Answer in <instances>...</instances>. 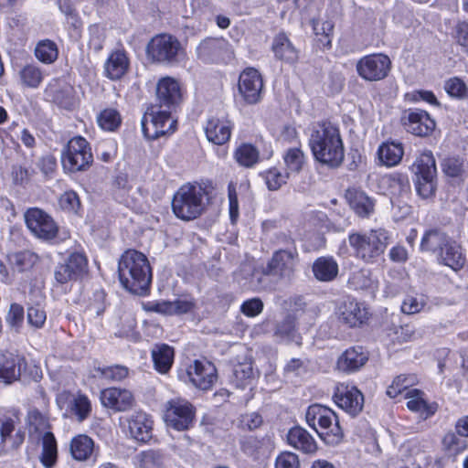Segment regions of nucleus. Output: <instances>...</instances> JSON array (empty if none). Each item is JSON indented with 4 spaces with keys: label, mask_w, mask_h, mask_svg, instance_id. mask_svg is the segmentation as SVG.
Listing matches in <instances>:
<instances>
[{
    "label": "nucleus",
    "mask_w": 468,
    "mask_h": 468,
    "mask_svg": "<svg viewBox=\"0 0 468 468\" xmlns=\"http://www.w3.org/2000/svg\"><path fill=\"white\" fill-rule=\"evenodd\" d=\"M309 145L315 159L330 168L339 167L345 157L343 141L337 126L330 122L314 125Z\"/></svg>",
    "instance_id": "f257e3e1"
},
{
    "label": "nucleus",
    "mask_w": 468,
    "mask_h": 468,
    "mask_svg": "<svg viewBox=\"0 0 468 468\" xmlns=\"http://www.w3.org/2000/svg\"><path fill=\"white\" fill-rule=\"evenodd\" d=\"M119 279L129 292L144 295L149 292L152 269L146 256L135 250H126L118 265Z\"/></svg>",
    "instance_id": "f03ea898"
},
{
    "label": "nucleus",
    "mask_w": 468,
    "mask_h": 468,
    "mask_svg": "<svg viewBox=\"0 0 468 468\" xmlns=\"http://www.w3.org/2000/svg\"><path fill=\"white\" fill-rule=\"evenodd\" d=\"M207 194L201 186L185 185L176 193L172 202L175 215L184 220H191L201 215L205 208Z\"/></svg>",
    "instance_id": "7ed1b4c3"
},
{
    "label": "nucleus",
    "mask_w": 468,
    "mask_h": 468,
    "mask_svg": "<svg viewBox=\"0 0 468 468\" xmlns=\"http://www.w3.org/2000/svg\"><path fill=\"white\" fill-rule=\"evenodd\" d=\"M148 58L164 65L178 64L185 58V49L179 40L169 34L154 37L146 48Z\"/></svg>",
    "instance_id": "20e7f679"
},
{
    "label": "nucleus",
    "mask_w": 468,
    "mask_h": 468,
    "mask_svg": "<svg viewBox=\"0 0 468 468\" xmlns=\"http://www.w3.org/2000/svg\"><path fill=\"white\" fill-rule=\"evenodd\" d=\"M288 247L273 252L262 272L279 280L290 282L294 276L298 263V251L292 239H287Z\"/></svg>",
    "instance_id": "39448f33"
},
{
    "label": "nucleus",
    "mask_w": 468,
    "mask_h": 468,
    "mask_svg": "<svg viewBox=\"0 0 468 468\" xmlns=\"http://www.w3.org/2000/svg\"><path fill=\"white\" fill-rule=\"evenodd\" d=\"M412 171L416 176V189L422 198L434 196L437 187L435 158L431 151H424L414 162Z\"/></svg>",
    "instance_id": "423d86ee"
},
{
    "label": "nucleus",
    "mask_w": 468,
    "mask_h": 468,
    "mask_svg": "<svg viewBox=\"0 0 468 468\" xmlns=\"http://www.w3.org/2000/svg\"><path fill=\"white\" fill-rule=\"evenodd\" d=\"M388 239L387 231L379 229L368 234L353 233L349 235L348 240L356 256L368 261L384 251Z\"/></svg>",
    "instance_id": "0eeeda50"
},
{
    "label": "nucleus",
    "mask_w": 468,
    "mask_h": 468,
    "mask_svg": "<svg viewBox=\"0 0 468 468\" xmlns=\"http://www.w3.org/2000/svg\"><path fill=\"white\" fill-rule=\"evenodd\" d=\"M65 170L75 173L89 168L93 162V155L89 143L81 136L70 139L61 157Z\"/></svg>",
    "instance_id": "6e6552de"
},
{
    "label": "nucleus",
    "mask_w": 468,
    "mask_h": 468,
    "mask_svg": "<svg viewBox=\"0 0 468 468\" xmlns=\"http://www.w3.org/2000/svg\"><path fill=\"white\" fill-rule=\"evenodd\" d=\"M176 121L171 119L170 109L160 105L148 108L142 119V130L147 139L154 140L168 132H174Z\"/></svg>",
    "instance_id": "1a4fd4ad"
},
{
    "label": "nucleus",
    "mask_w": 468,
    "mask_h": 468,
    "mask_svg": "<svg viewBox=\"0 0 468 468\" xmlns=\"http://www.w3.org/2000/svg\"><path fill=\"white\" fill-rule=\"evenodd\" d=\"M196 408L186 399L176 398L165 404V421L168 427L183 431L194 423Z\"/></svg>",
    "instance_id": "9d476101"
},
{
    "label": "nucleus",
    "mask_w": 468,
    "mask_h": 468,
    "mask_svg": "<svg viewBox=\"0 0 468 468\" xmlns=\"http://www.w3.org/2000/svg\"><path fill=\"white\" fill-rule=\"evenodd\" d=\"M391 69L388 56L377 53L361 58L356 63L357 74L367 81H379L386 79Z\"/></svg>",
    "instance_id": "9b49d317"
},
{
    "label": "nucleus",
    "mask_w": 468,
    "mask_h": 468,
    "mask_svg": "<svg viewBox=\"0 0 468 468\" xmlns=\"http://www.w3.org/2000/svg\"><path fill=\"white\" fill-rule=\"evenodd\" d=\"M25 220L30 231L38 239L51 240L57 237L58 228L53 218L42 209L33 207L25 213Z\"/></svg>",
    "instance_id": "f8f14e48"
},
{
    "label": "nucleus",
    "mask_w": 468,
    "mask_h": 468,
    "mask_svg": "<svg viewBox=\"0 0 468 468\" xmlns=\"http://www.w3.org/2000/svg\"><path fill=\"white\" fill-rule=\"evenodd\" d=\"M199 59L207 63L227 61L233 58L229 42L220 38H206L197 48Z\"/></svg>",
    "instance_id": "ddd939ff"
},
{
    "label": "nucleus",
    "mask_w": 468,
    "mask_h": 468,
    "mask_svg": "<svg viewBox=\"0 0 468 468\" xmlns=\"http://www.w3.org/2000/svg\"><path fill=\"white\" fill-rule=\"evenodd\" d=\"M239 92L248 104L260 101L263 89V80L260 72L254 68L244 69L239 78Z\"/></svg>",
    "instance_id": "4468645a"
},
{
    "label": "nucleus",
    "mask_w": 468,
    "mask_h": 468,
    "mask_svg": "<svg viewBox=\"0 0 468 468\" xmlns=\"http://www.w3.org/2000/svg\"><path fill=\"white\" fill-rule=\"evenodd\" d=\"M401 122L406 130L417 136H428L435 129V122L423 110L409 109L403 112Z\"/></svg>",
    "instance_id": "2eb2a0df"
},
{
    "label": "nucleus",
    "mask_w": 468,
    "mask_h": 468,
    "mask_svg": "<svg viewBox=\"0 0 468 468\" xmlns=\"http://www.w3.org/2000/svg\"><path fill=\"white\" fill-rule=\"evenodd\" d=\"M336 405L352 416L361 412L364 406V396L356 387L340 384L336 387L333 397Z\"/></svg>",
    "instance_id": "dca6fc26"
},
{
    "label": "nucleus",
    "mask_w": 468,
    "mask_h": 468,
    "mask_svg": "<svg viewBox=\"0 0 468 468\" xmlns=\"http://www.w3.org/2000/svg\"><path fill=\"white\" fill-rule=\"evenodd\" d=\"M47 101H52L58 107L72 110L76 105L73 88L58 79L52 80L44 90Z\"/></svg>",
    "instance_id": "f3484780"
},
{
    "label": "nucleus",
    "mask_w": 468,
    "mask_h": 468,
    "mask_svg": "<svg viewBox=\"0 0 468 468\" xmlns=\"http://www.w3.org/2000/svg\"><path fill=\"white\" fill-rule=\"evenodd\" d=\"M190 382L202 390L209 389L217 380V369L210 362L196 360L187 369Z\"/></svg>",
    "instance_id": "a211bd4d"
},
{
    "label": "nucleus",
    "mask_w": 468,
    "mask_h": 468,
    "mask_svg": "<svg viewBox=\"0 0 468 468\" xmlns=\"http://www.w3.org/2000/svg\"><path fill=\"white\" fill-rule=\"evenodd\" d=\"M368 357V353L363 346H352L337 358L336 367L345 373L356 372L367 364Z\"/></svg>",
    "instance_id": "6ab92c4d"
},
{
    "label": "nucleus",
    "mask_w": 468,
    "mask_h": 468,
    "mask_svg": "<svg viewBox=\"0 0 468 468\" xmlns=\"http://www.w3.org/2000/svg\"><path fill=\"white\" fill-rule=\"evenodd\" d=\"M101 403L117 411H125L133 408L134 398L131 391L117 388H105L101 393Z\"/></svg>",
    "instance_id": "aec40b11"
},
{
    "label": "nucleus",
    "mask_w": 468,
    "mask_h": 468,
    "mask_svg": "<svg viewBox=\"0 0 468 468\" xmlns=\"http://www.w3.org/2000/svg\"><path fill=\"white\" fill-rule=\"evenodd\" d=\"M156 96L160 106L171 109L181 101V90L178 82L170 77L160 80L156 87Z\"/></svg>",
    "instance_id": "412c9836"
},
{
    "label": "nucleus",
    "mask_w": 468,
    "mask_h": 468,
    "mask_svg": "<svg viewBox=\"0 0 468 468\" xmlns=\"http://www.w3.org/2000/svg\"><path fill=\"white\" fill-rule=\"evenodd\" d=\"M345 197L354 212L360 218H367L374 212L375 202L365 192L348 188Z\"/></svg>",
    "instance_id": "4be33fe9"
},
{
    "label": "nucleus",
    "mask_w": 468,
    "mask_h": 468,
    "mask_svg": "<svg viewBox=\"0 0 468 468\" xmlns=\"http://www.w3.org/2000/svg\"><path fill=\"white\" fill-rule=\"evenodd\" d=\"M24 358L6 352L0 354V381L9 385L19 379Z\"/></svg>",
    "instance_id": "5701e85b"
},
{
    "label": "nucleus",
    "mask_w": 468,
    "mask_h": 468,
    "mask_svg": "<svg viewBox=\"0 0 468 468\" xmlns=\"http://www.w3.org/2000/svg\"><path fill=\"white\" fill-rule=\"evenodd\" d=\"M438 261L455 271L462 270L465 264V257L462 252V247L451 238L441 247L438 254Z\"/></svg>",
    "instance_id": "b1692460"
},
{
    "label": "nucleus",
    "mask_w": 468,
    "mask_h": 468,
    "mask_svg": "<svg viewBox=\"0 0 468 468\" xmlns=\"http://www.w3.org/2000/svg\"><path fill=\"white\" fill-rule=\"evenodd\" d=\"M131 436L138 441H147L152 438L153 421L144 412H136L128 420Z\"/></svg>",
    "instance_id": "393cba45"
},
{
    "label": "nucleus",
    "mask_w": 468,
    "mask_h": 468,
    "mask_svg": "<svg viewBox=\"0 0 468 468\" xmlns=\"http://www.w3.org/2000/svg\"><path fill=\"white\" fill-rule=\"evenodd\" d=\"M339 310V319L349 327L358 326L367 319V311L355 300L345 302Z\"/></svg>",
    "instance_id": "a878e982"
},
{
    "label": "nucleus",
    "mask_w": 468,
    "mask_h": 468,
    "mask_svg": "<svg viewBox=\"0 0 468 468\" xmlns=\"http://www.w3.org/2000/svg\"><path fill=\"white\" fill-rule=\"evenodd\" d=\"M129 58L123 50L112 52L105 62V75L112 80H120L128 70Z\"/></svg>",
    "instance_id": "bb28decb"
},
{
    "label": "nucleus",
    "mask_w": 468,
    "mask_h": 468,
    "mask_svg": "<svg viewBox=\"0 0 468 468\" xmlns=\"http://www.w3.org/2000/svg\"><path fill=\"white\" fill-rule=\"evenodd\" d=\"M271 49L279 60L293 63L298 59L297 49L284 33H279L274 37Z\"/></svg>",
    "instance_id": "cd10ccee"
},
{
    "label": "nucleus",
    "mask_w": 468,
    "mask_h": 468,
    "mask_svg": "<svg viewBox=\"0 0 468 468\" xmlns=\"http://www.w3.org/2000/svg\"><path fill=\"white\" fill-rule=\"evenodd\" d=\"M205 132L209 142L218 145H222L230 138L231 125L228 121L213 118L208 120Z\"/></svg>",
    "instance_id": "c85d7f7f"
},
{
    "label": "nucleus",
    "mask_w": 468,
    "mask_h": 468,
    "mask_svg": "<svg viewBox=\"0 0 468 468\" xmlns=\"http://www.w3.org/2000/svg\"><path fill=\"white\" fill-rule=\"evenodd\" d=\"M287 441L291 446L306 453L314 452L317 449L314 439L307 431L299 426L293 427L289 431Z\"/></svg>",
    "instance_id": "c756f323"
},
{
    "label": "nucleus",
    "mask_w": 468,
    "mask_h": 468,
    "mask_svg": "<svg viewBox=\"0 0 468 468\" xmlns=\"http://www.w3.org/2000/svg\"><path fill=\"white\" fill-rule=\"evenodd\" d=\"M423 392L420 389H410L405 394V398L409 399L407 407L410 410L418 412L425 419L433 415L437 410L436 404H428L423 399Z\"/></svg>",
    "instance_id": "7c9ffc66"
},
{
    "label": "nucleus",
    "mask_w": 468,
    "mask_h": 468,
    "mask_svg": "<svg viewBox=\"0 0 468 468\" xmlns=\"http://www.w3.org/2000/svg\"><path fill=\"white\" fill-rule=\"evenodd\" d=\"M403 154L404 150L400 143H383L378 150V158L386 166L397 165L401 161Z\"/></svg>",
    "instance_id": "2f4dec72"
},
{
    "label": "nucleus",
    "mask_w": 468,
    "mask_h": 468,
    "mask_svg": "<svg viewBox=\"0 0 468 468\" xmlns=\"http://www.w3.org/2000/svg\"><path fill=\"white\" fill-rule=\"evenodd\" d=\"M155 369L165 374L171 368L174 360V349L165 344L155 345L152 350Z\"/></svg>",
    "instance_id": "473e14b6"
},
{
    "label": "nucleus",
    "mask_w": 468,
    "mask_h": 468,
    "mask_svg": "<svg viewBox=\"0 0 468 468\" xmlns=\"http://www.w3.org/2000/svg\"><path fill=\"white\" fill-rule=\"evenodd\" d=\"M449 239L450 237L445 232L438 229L427 230L421 239L420 249L423 251L437 252L439 254L441 247L448 242Z\"/></svg>",
    "instance_id": "72a5a7b5"
},
{
    "label": "nucleus",
    "mask_w": 468,
    "mask_h": 468,
    "mask_svg": "<svg viewBox=\"0 0 468 468\" xmlns=\"http://www.w3.org/2000/svg\"><path fill=\"white\" fill-rule=\"evenodd\" d=\"M328 413H324L322 421L320 422V429L321 431H319L320 437L332 436V442H337L340 441V439L343 436L342 429L339 425L337 416L335 413L328 408Z\"/></svg>",
    "instance_id": "f704fd0d"
},
{
    "label": "nucleus",
    "mask_w": 468,
    "mask_h": 468,
    "mask_svg": "<svg viewBox=\"0 0 468 468\" xmlns=\"http://www.w3.org/2000/svg\"><path fill=\"white\" fill-rule=\"evenodd\" d=\"M315 278L322 282L333 281L338 273V266L333 259L321 257L313 264Z\"/></svg>",
    "instance_id": "c9c22d12"
},
{
    "label": "nucleus",
    "mask_w": 468,
    "mask_h": 468,
    "mask_svg": "<svg viewBox=\"0 0 468 468\" xmlns=\"http://www.w3.org/2000/svg\"><path fill=\"white\" fill-rule=\"evenodd\" d=\"M20 83L23 87L37 89L44 80V72L36 64L30 63L23 66L18 72Z\"/></svg>",
    "instance_id": "e433bc0d"
},
{
    "label": "nucleus",
    "mask_w": 468,
    "mask_h": 468,
    "mask_svg": "<svg viewBox=\"0 0 468 468\" xmlns=\"http://www.w3.org/2000/svg\"><path fill=\"white\" fill-rule=\"evenodd\" d=\"M94 452V442L87 435H79L72 439L70 442V452L74 459L85 461L89 459Z\"/></svg>",
    "instance_id": "4c0bfd02"
},
{
    "label": "nucleus",
    "mask_w": 468,
    "mask_h": 468,
    "mask_svg": "<svg viewBox=\"0 0 468 468\" xmlns=\"http://www.w3.org/2000/svg\"><path fill=\"white\" fill-rule=\"evenodd\" d=\"M236 162L243 167H253L260 160L259 150L251 144H241L234 152Z\"/></svg>",
    "instance_id": "58836bf2"
},
{
    "label": "nucleus",
    "mask_w": 468,
    "mask_h": 468,
    "mask_svg": "<svg viewBox=\"0 0 468 468\" xmlns=\"http://www.w3.org/2000/svg\"><path fill=\"white\" fill-rule=\"evenodd\" d=\"M14 430L15 425L11 419L0 420V454L8 450L16 449L22 443L24 437L19 434H16V438L12 443L8 442Z\"/></svg>",
    "instance_id": "ea45409f"
},
{
    "label": "nucleus",
    "mask_w": 468,
    "mask_h": 468,
    "mask_svg": "<svg viewBox=\"0 0 468 468\" xmlns=\"http://www.w3.org/2000/svg\"><path fill=\"white\" fill-rule=\"evenodd\" d=\"M253 376L251 362H242L234 367L231 381L237 388H244L251 383Z\"/></svg>",
    "instance_id": "a19ab883"
},
{
    "label": "nucleus",
    "mask_w": 468,
    "mask_h": 468,
    "mask_svg": "<svg viewBox=\"0 0 468 468\" xmlns=\"http://www.w3.org/2000/svg\"><path fill=\"white\" fill-rule=\"evenodd\" d=\"M35 56L42 63L51 64L58 58V47L49 39L41 40L35 48Z\"/></svg>",
    "instance_id": "79ce46f5"
},
{
    "label": "nucleus",
    "mask_w": 468,
    "mask_h": 468,
    "mask_svg": "<svg viewBox=\"0 0 468 468\" xmlns=\"http://www.w3.org/2000/svg\"><path fill=\"white\" fill-rule=\"evenodd\" d=\"M41 463L47 468L53 466L57 460V443L54 435L48 431L43 436Z\"/></svg>",
    "instance_id": "37998d69"
},
{
    "label": "nucleus",
    "mask_w": 468,
    "mask_h": 468,
    "mask_svg": "<svg viewBox=\"0 0 468 468\" xmlns=\"http://www.w3.org/2000/svg\"><path fill=\"white\" fill-rule=\"evenodd\" d=\"M274 335L281 340L297 341L295 319L291 315H287L282 322L276 324Z\"/></svg>",
    "instance_id": "c03bdc74"
},
{
    "label": "nucleus",
    "mask_w": 468,
    "mask_h": 468,
    "mask_svg": "<svg viewBox=\"0 0 468 468\" xmlns=\"http://www.w3.org/2000/svg\"><path fill=\"white\" fill-rule=\"evenodd\" d=\"M137 460L142 468H153L164 465L165 456L161 451L148 450L140 452Z\"/></svg>",
    "instance_id": "a18cd8bd"
},
{
    "label": "nucleus",
    "mask_w": 468,
    "mask_h": 468,
    "mask_svg": "<svg viewBox=\"0 0 468 468\" xmlns=\"http://www.w3.org/2000/svg\"><path fill=\"white\" fill-rule=\"evenodd\" d=\"M97 120L99 125L105 131H115L122 122L119 112L114 109L103 110Z\"/></svg>",
    "instance_id": "49530a36"
},
{
    "label": "nucleus",
    "mask_w": 468,
    "mask_h": 468,
    "mask_svg": "<svg viewBox=\"0 0 468 468\" xmlns=\"http://www.w3.org/2000/svg\"><path fill=\"white\" fill-rule=\"evenodd\" d=\"M71 411L78 417L80 421L88 418L91 411V404L84 395H78L70 402Z\"/></svg>",
    "instance_id": "de8ad7c7"
},
{
    "label": "nucleus",
    "mask_w": 468,
    "mask_h": 468,
    "mask_svg": "<svg viewBox=\"0 0 468 468\" xmlns=\"http://www.w3.org/2000/svg\"><path fill=\"white\" fill-rule=\"evenodd\" d=\"M95 371L98 373V377L112 380L120 381L128 376V368L123 366H112L106 367H96Z\"/></svg>",
    "instance_id": "09e8293b"
},
{
    "label": "nucleus",
    "mask_w": 468,
    "mask_h": 468,
    "mask_svg": "<svg viewBox=\"0 0 468 468\" xmlns=\"http://www.w3.org/2000/svg\"><path fill=\"white\" fill-rule=\"evenodd\" d=\"M441 169L449 177H462L464 173L463 161L459 157H447L441 162Z\"/></svg>",
    "instance_id": "8fccbe9b"
},
{
    "label": "nucleus",
    "mask_w": 468,
    "mask_h": 468,
    "mask_svg": "<svg viewBox=\"0 0 468 468\" xmlns=\"http://www.w3.org/2000/svg\"><path fill=\"white\" fill-rule=\"evenodd\" d=\"M459 434L452 431L447 432L442 439V445L445 451L450 453H458L463 451L467 444L465 440L461 438Z\"/></svg>",
    "instance_id": "3c124183"
},
{
    "label": "nucleus",
    "mask_w": 468,
    "mask_h": 468,
    "mask_svg": "<svg viewBox=\"0 0 468 468\" xmlns=\"http://www.w3.org/2000/svg\"><path fill=\"white\" fill-rule=\"evenodd\" d=\"M269 441L268 438L260 439L256 436H249L242 441L241 448L249 454H255L267 448Z\"/></svg>",
    "instance_id": "603ef678"
},
{
    "label": "nucleus",
    "mask_w": 468,
    "mask_h": 468,
    "mask_svg": "<svg viewBox=\"0 0 468 468\" xmlns=\"http://www.w3.org/2000/svg\"><path fill=\"white\" fill-rule=\"evenodd\" d=\"M324 413L329 414L328 408L319 404L310 406L306 411L305 419L308 425L314 428L317 432H319V431L316 428V423L320 426Z\"/></svg>",
    "instance_id": "864d4df0"
},
{
    "label": "nucleus",
    "mask_w": 468,
    "mask_h": 468,
    "mask_svg": "<svg viewBox=\"0 0 468 468\" xmlns=\"http://www.w3.org/2000/svg\"><path fill=\"white\" fill-rule=\"evenodd\" d=\"M287 168L292 172H299L303 164V154L298 148L289 149L284 156Z\"/></svg>",
    "instance_id": "5fc2aeb1"
},
{
    "label": "nucleus",
    "mask_w": 468,
    "mask_h": 468,
    "mask_svg": "<svg viewBox=\"0 0 468 468\" xmlns=\"http://www.w3.org/2000/svg\"><path fill=\"white\" fill-rule=\"evenodd\" d=\"M287 177L288 174H282L277 168H271L265 174L267 186L271 191L278 190L285 184Z\"/></svg>",
    "instance_id": "6e6d98bb"
},
{
    "label": "nucleus",
    "mask_w": 468,
    "mask_h": 468,
    "mask_svg": "<svg viewBox=\"0 0 468 468\" xmlns=\"http://www.w3.org/2000/svg\"><path fill=\"white\" fill-rule=\"evenodd\" d=\"M425 305L426 301L423 296H407L401 304V311L407 314H415L420 313Z\"/></svg>",
    "instance_id": "4d7b16f0"
},
{
    "label": "nucleus",
    "mask_w": 468,
    "mask_h": 468,
    "mask_svg": "<svg viewBox=\"0 0 468 468\" xmlns=\"http://www.w3.org/2000/svg\"><path fill=\"white\" fill-rule=\"evenodd\" d=\"M350 285L355 289H367L372 286V280L369 276V271L366 270H360L353 272L348 280Z\"/></svg>",
    "instance_id": "13d9d810"
},
{
    "label": "nucleus",
    "mask_w": 468,
    "mask_h": 468,
    "mask_svg": "<svg viewBox=\"0 0 468 468\" xmlns=\"http://www.w3.org/2000/svg\"><path fill=\"white\" fill-rule=\"evenodd\" d=\"M65 263L76 277L80 275L87 267L86 257L79 252L72 253Z\"/></svg>",
    "instance_id": "bf43d9fd"
},
{
    "label": "nucleus",
    "mask_w": 468,
    "mask_h": 468,
    "mask_svg": "<svg viewBox=\"0 0 468 468\" xmlns=\"http://www.w3.org/2000/svg\"><path fill=\"white\" fill-rule=\"evenodd\" d=\"M59 205L64 210L77 212L80 207V201L77 193L69 190L61 195L59 197Z\"/></svg>",
    "instance_id": "052dcab7"
},
{
    "label": "nucleus",
    "mask_w": 468,
    "mask_h": 468,
    "mask_svg": "<svg viewBox=\"0 0 468 468\" xmlns=\"http://www.w3.org/2000/svg\"><path fill=\"white\" fill-rule=\"evenodd\" d=\"M263 423V419L258 412L244 413L239 418V426L243 430L253 431L260 428Z\"/></svg>",
    "instance_id": "680f3d73"
},
{
    "label": "nucleus",
    "mask_w": 468,
    "mask_h": 468,
    "mask_svg": "<svg viewBox=\"0 0 468 468\" xmlns=\"http://www.w3.org/2000/svg\"><path fill=\"white\" fill-rule=\"evenodd\" d=\"M300 461L298 455L292 452L280 453L275 462V468H299Z\"/></svg>",
    "instance_id": "e2e57ef3"
},
{
    "label": "nucleus",
    "mask_w": 468,
    "mask_h": 468,
    "mask_svg": "<svg viewBox=\"0 0 468 468\" xmlns=\"http://www.w3.org/2000/svg\"><path fill=\"white\" fill-rule=\"evenodd\" d=\"M6 321L11 327L19 328L24 321V308L21 304L12 303L6 316Z\"/></svg>",
    "instance_id": "0e129e2a"
},
{
    "label": "nucleus",
    "mask_w": 468,
    "mask_h": 468,
    "mask_svg": "<svg viewBox=\"0 0 468 468\" xmlns=\"http://www.w3.org/2000/svg\"><path fill=\"white\" fill-rule=\"evenodd\" d=\"M445 90L452 97L463 98L466 93V86L459 78H452L445 83Z\"/></svg>",
    "instance_id": "69168bd1"
},
{
    "label": "nucleus",
    "mask_w": 468,
    "mask_h": 468,
    "mask_svg": "<svg viewBox=\"0 0 468 468\" xmlns=\"http://www.w3.org/2000/svg\"><path fill=\"white\" fill-rule=\"evenodd\" d=\"M263 310V303L260 298L245 301L240 306V312L249 317H254Z\"/></svg>",
    "instance_id": "338daca9"
},
{
    "label": "nucleus",
    "mask_w": 468,
    "mask_h": 468,
    "mask_svg": "<svg viewBox=\"0 0 468 468\" xmlns=\"http://www.w3.org/2000/svg\"><path fill=\"white\" fill-rule=\"evenodd\" d=\"M46 313L39 306H30L27 309V322L36 328H41L46 321Z\"/></svg>",
    "instance_id": "774afa93"
}]
</instances>
